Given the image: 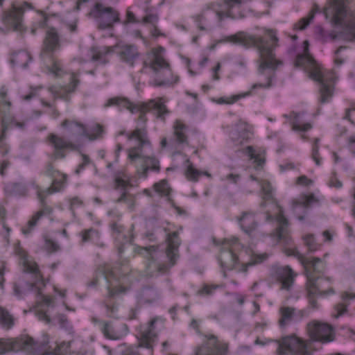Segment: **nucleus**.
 Segmentation results:
<instances>
[{
  "mask_svg": "<svg viewBox=\"0 0 355 355\" xmlns=\"http://www.w3.org/2000/svg\"><path fill=\"white\" fill-rule=\"evenodd\" d=\"M290 254L297 257L300 263L304 266L307 278L306 282H309L308 275H312L313 279H315V283H321L322 285L326 282L331 281L330 278L324 279L315 275L322 274L324 271L326 264L321 259L318 257H305L296 250H292V253Z\"/></svg>",
  "mask_w": 355,
  "mask_h": 355,
  "instance_id": "ddd939ff",
  "label": "nucleus"
},
{
  "mask_svg": "<svg viewBox=\"0 0 355 355\" xmlns=\"http://www.w3.org/2000/svg\"><path fill=\"white\" fill-rule=\"evenodd\" d=\"M60 37L55 28H50L46 33L43 42L40 58L46 65L49 71L58 76L62 72V65L60 61L54 56V52L59 49Z\"/></svg>",
  "mask_w": 355,
  "mask_h": 355,
  "instance_id": "1a4fd4ad",
  "label": "nucleus"
},
{
  "mask_svg": "<svg viewBox=\"0 0 355 355\" xmlns=\"http://www.w3.org/2000/svg\"><path fill=\"white\" fill-rule=\"evenodd\" d=\"M40 15L41 19L38 21L37 25L39 28H44L46 26L48 17L42 12H40Z\"/></svg>",
  "mask_w": 355,
  "mask_h": 355,
  "instance_id": "338daca9",
  "label": "nucleus"
},
{
  "mask_svg": "<svg viewBox=\"0 0 355 355\" xmlns=\"http://www.w3.org/2000/svg\"><path fill=\"white\" fill-rule=\"evenodd\" d=\"M269 257L270 254L267 252L254 254L248 263L241 264V268H240L239 270L243 272H246L248 271V267L262 263L266 261Z\"/></svg>",
  "mask_w": 355,
  "mask_h": 355,
  "instance_id": "c9c22d12",
  "label": "nucleus"
},
{
  "mask_svg": "<svg viewBox=\"0 0 355 355\" xmlns=\"http://www.w3.org/2000/svg\"><path fill=\"white\" fill-rule=\"evenodd\" d=\"M130 272L127 263L116 264L114 266L106 264L98 267L95 277L88 284L89 286L98 285L100 279L105 280L107 284V295L104 300L107 315L110 318H118V306L112 301L116 295L125 293V287L121 286L125 283L126 275Z\"/></svg>",
  "mask_w": 355,
  "mask_h": 355,
  "instance_id": "f03ea898",
  "label": "nucleus"
},
{
  "mask_svg": "<svg viewBox=\"0 0 355 355\" xmlns=\"http://www.w3.org/2000/svg\"><path fill=\"white\" fill-rule=\"evenodd\" d=\"M37 89L31 88V90L28 94L21 95V98L24 101H28L37 95Z\"/></svg>",
  "mask_w": 355,
  "mask_h": 355,
  "instance_id": "0e129e2a",
  "label": "nucleus"
},
{
  "mask_svg": "<svg viewBox=\"0 0 355 355\" xmlns=\"http://www.w3.org/2000/svg\"><path fill=\"white\" fill-rule=\"evenodd\" d=\"M78 19H75L71 21L65 22V26L68 28V30L72 33H76L78 31Z\"/></svg>",
  "mask_w": 355,
  "mask_h": 355,
  "instance_id": "680f3d73",
  "label": "nucleus"
},
{
  "mask_svg": "<svg viewBox=\"0 0 355 355\" xmlns=\"http://www.w3.org/2000/svg\"><path fill=\"white\" fill-rule=\"evenodd\" d=\"M304 241L305 245L307 246L310 252H314L317 250L320 246V245L315 242V239L312 234H308L304 236Z\"/></svg>",
  "mask_w": 355,
  "mask_h": 355,
  "instance_id": "09e8293b",
  "label": "nucleus"
},
{
  "mask_svg": "<svg viewBox=\"0 0 355 355\" xmlns=\"http://www.w3.org/2000/svg\"><path fill=\"white\" fill-rule=\"evenodd\" d=\"M38 199L40 202L41 209L37 211L31 219L28 220L27 224L22 227L21 231L25 235H28L31 233L42 216L49 215L53 211L52 208L46 205L41 191L38 192Z\"/></svg>",
  "mask_w": 355,
  "mask_h": 355,
  "instance_id": "b1692460",
  "label": "nucleus"
},
{
  "mask_svg": "<svg viewBox=\"0 0 355 355\" xmlns=\"http://www.w3.org/2000/svg\"><path fill=\"white\" fill-rule=\"evenodd\" d=\"M304 49L302 53L298 54L295 60V66L309 70V76L320 84V101L321 103L329 102L332 96V84L335 76L332 71L323 69L316 63L309 51V42H304Z\"/></svg>",
  "mask_w": 355,
  "mask_h": 355,
  "instance_id": "20e7f679",
  "label": "nucleus"
},
{
  "mask_svg": "<svg viewBox=\"0 0 355 355\" xmlns=\"http://www.w3.org/2000/svg\"><path fill=\"white\" fill-rule=\"evenodd\" d=\"M315 202H317V200L313 194L303 195L298 200L293 201L292 209L295 214L297 213V208L299 207H302L304 212L306 213V209Z\"/></svg>",
  "mask_w": 355,
  "mask_h": 355,
  "instance_id": "72a5a7b5",
  "label": "nucleus"
},
{
  "mask_svg": "<svg viewBox=\"0 0 355 355\" xmlns=\"http://www.w3.org/2000/svg\"><path fill=\"white\" fill-rule=\"evenodd\" d=\"M309 275V282H306L307 297L312 308H317V302L314 299L315 295L325 296L329 294H334L335 291L332 287L324 289V285L321 283H315V279L312 275Z\"/></svg>",
  "mask_w": 355,
  "mask_h": 355,
  "instance_id": "5701e85b",
  "label": "nucleus"
},
{
  "mask_svg": "<svg viewBox=\"0 0 355 355\" xmlns=\"http://www.w3.org/2000/svg\"><path fill=\"white\" fill-rule=\"evenodd\" d=\"M79 83V80L73 73L71 76V83L69 86L64 87H51L49 90L55 98L68 99L69 94L73 92Z\"/></svg>",
  "mask_w": 355,
  "mask_h": 355,
  "instance_id": "c85d7f7f",
  "label": "nucleus"
},
{
  "mask_svg": "<svg viewBox=\"0 0 355 355\" xmlns=\"http://www.w3.org/2000/svg\"><path fill=\"white\" fill-rule=\"evenodd\" d=\"M110 106L117 107L120 110L126 109L132 114L140 112L137 128H139L141 126L146 128V123L147 121V118L146 114L152 110H155L157 111V117L163 120L164 119L165 115L168 113V110L162 102L156 101L153 99L150 100L148 102H139L135 104L127 98L114 96L107 99L104 105L105 107Z\"/></svg>",
  "mask_w": 355,
  "mask_h": 355,
  "instance_id": "423d86ee",
  "label": "nucleus"
},
{
  "mask_svg": "<svg viewBox=\"0 0 355 355\" xmlns=\"http://www.w3.org/2000/svg\"><path fill=\"white\" fill-rule=\"evenodd\" d=\"M81 157L82 162L78 164L75 171L77 175L80 174V172L83 171L87 166L92 163L90 158L87 155L82 154Z\"/></svg>",
  "mask_w": 355,
  "mask_h": 355,
  "instance_id": "6e6d98bb",
  "label": "nucleus"
},
{
  "mask_svg": "<svg viewBox=\"0 0 355 355\" xmlns=\"http://www.w3.org/2000/svg\"><path fill=\"white\" fill-rule=\"evenodd\" d=\"M27 8H32V6L27 2L18 6L13 5L12 10L5 14L4 23L15 31H21L23 29V14Z\"/></svg>",
  "mask_w": 355,
  "mask_h": 355,
  "instance_id": "4be33fe9",
  "label": "nucleus"
},
{
  "mask_svg": "<svg viewBox=\"0 0 355 355\" xmlns=\"http://www.w3.org/2000/svg\"><path fill=\"white\" fill-rule=\"evenodd\" d=\"M110 49L108 47H93L90 50L92 60L93 61H98L101 60L103 56L107 53H108Z\"/></svg>",
  "mask_w": 355,
  "mask_h": 355,
  "instance_id": "c03bdc74",
  "label": "nucleus"
},
{
  "mask_svg": "<svg viewBox=\"0 0 355 355\" xmlns=\"http://www.w3.org/2000/svg\"><path fill=\"white\" fill-rule=\"evenodd\" d=\"M293 121L292 122V129L295 131L306 132L312 128L309 123H302L300 119V114L293 112Z\"/></svg>",
  "mask_w": 355,
  "mask_h": 355,
  "instance_id": "e433bc0d",
  "label": "nucleus"
},
{
  "mask_svg": "<svg viewBox=\"0 0 355 355\" xmlns=\"http://www.w3.org/2000/svg\"><path fill=\"white\" fill-rule=\"evenodd\" d=\"M158 21V16L157 14H147L144 18H143V23L144 24H150L153 26L155 25V24Z\"/></svg>",
  "mask_w": 355,
  "mask_h": 355,
  "instance_id": "13d9d810",
  "label": "nucleus"
},
{
  "mask_svg": "<svg viewBox=\"0 0 355 355\" xmlns=\"http://www.w3.org/2000/svg\"><path fill=\"white\" fill-rule=\"evenodd\" d=\"M132 186L130 178L125 173H118L114 175V187L116 189H120L121 192L116 202L127 204L130 210H133L135 202V196L128 191V188Z\"/></svg>",
  "mask_w": 355,
  "mask_h": 355,
  "instance_id": "dca6fc26",
  "label": "nucleus"
},
{
  "mask_svg": "<svg viewBox=\"0 0 355 355\" xmlns=\"http://www.w3.org/2000/svg\"><path fill=\"white\" fill-rule=\"evenodd\" d=\"M31 60V55L28 52L21 51L13 56L12 62L21 67L26 68Z\"/></svg>",
  "mask_w": 355,
  "mask_h": 355,
  "instance_id": "ea45409f",
  "label": "nucleus"
},
{
  "mask_svg": "<svg viewBox=\"0 0 355 355\" xmlns=\"http://www.w3.org/2000/svg\"><path fill=\"white\" fill-rule=\"evenodd\" d=\"M94 322H99L101 325V329L106 338L110 339H117L118 337L113 334L112 327L110 322H103L96 318L92 319Z\"/></svg>",
  "mask_w": 355,
  "mask_h": 355,
  "instance_id": "79ce46f5",
  "label": "nucleus"
},
{
  "mask_svg": "<svg viewBox=\"0 0 355 355\" xmlns=\"http://www.w3.org/2000/svg\"><path fill=\"white\" fill-rule=\"evenodd\" d=\"M345 38L349 41H355V18L350 20L344 28Z\"/></svg>",
  "mask_w": 355,
  "mask_h": 355,
  "instance_id": "37998d69",
  "label": "nucleus"
},
{
  "mask_svg": "<svg viewBox=\"0 0 355 355\" xmlns=\"http://www.w3.org/2000/svg\"><path fill=\"white\" fill-rule=\"evenodd\" d=\"M17 253L22 259L24 271L33 274L35 277V281L40 280L42 276L36 263L29 260L27 254L22 250H19Z\"/></svg>",
  "mask_w": 355,
  "mask_h": 355,
  "instance_id": "473e14b6",
  "label": "nucleus"
},
{
  "mask_svg": "<svg viewBox=\"0 0 355 355\" xmlns=\"http://www.w3.org/2000/svg\"><path fill=\"white\" fill-rule=\"evenodd\" d=\"M230 135L232 140L242 144L250 138L252 133L249 125L244 121H239L231 131Z\"/></svg>",
  "mask_w": 355,
  "mask_h": 355,
  "instance_id": "cd10ccee",
  "label": "nucleus"
},
{
  "mask_svg": "<svg viewBox=\"0 0 355 355\" xmlns=\"http://www.w3.org/2000/svg\"><path fill=\"white\" fill-rule=\"evenodd\" d=\"M307 329L312 340L327 343L334 340L333 329L327 324L319 322L309 323Z\"/></svg>",
  "mask_w": 355,
  "mask_h": 355,
  "instance_id": "412c9836",
  "label": "nucleus"
},
{
  "mask_svg": "<svg viewBox=\"0 0 355 355\" xmlns=\"http://www.w3.org/2000/svg\"><path fill=\"white\" fill-rule=\"evenodd\" d=\"M295 313V309L290 306H282L279 309L280 318L279 324L281 327L289 324Z\"/></svg>",
  "mask_w": 355,
  "mask_h": 355,
  "instance_id": "f704fd0d",
  "label": "nucleus"
},
{
  "mask_svg": "<svg viewBox=\"0 0 355 355\" xmlns=\"http://www.w3.org/2000/svg\"><path fill=\"white\" fill-rule=\"evenodd\" d=\"M56 319L62 328H67L69 326V320L64 314L59 313L56 315Z\"/></svg>",
  "mask_w": 355,
  "mask_h": 355,
  "instance_id": "bf43d9fd",
  "label": "nucleus"
},
{
  "mask_svg": "<svg viewBox=\"0 0 355 355\" xmlns=\"http://www.w3.org/2000/svg\"><path fill=\"white\" fill-rule=\"evenodd\" d=\"M348 145L352 153L355 155V135L348 138Z\"/></svg>",
  "mask_w": 355,
  "mask_h": 355,
  "instance_id": "774afa93",
  "label": "nucleus"
},
{
  "mask_svg": "<svg viewBox=\"0 0 355 355\" xmlns=\"http://www.w3.org/2000/svg\"><path fill=\"white\" fill-rule=\"evenodd\" d=\"M166 256L168 260L167 263H159L157 266L158 272L161 273L166 272L170 268L175 265L179 258V246L181 241L178 232L167 234L166 238Z\"/></svg>",
  "mask_w": 355,
  "mask_h": 355,
  "instance_id": "4468645a",
  "label": "nucleus"
},
{
  "mask_svg": "<svg viewBox=\"0 0 355 355\" xmlns=\"http://www.w3.org/2000/svg\"><path fill=\"white\" fill-rule=\"evenodd\" d=\"M155 191L163 196H168L171 191V188L166 180H162L159 182L154 184Z\"/></svg>",
  "mask_w": 355,
  "mask_h": 355,
  "instance_id": "a18cd8bd",
  "label": "nucleus"
},
{
  "mask_svg": "<svg viewBox=\"0 0 355 355\" xmlns=\"http://www.w3.org/2000/svg\"><path fill=\"white\" fill-rule=\"evenodd\" d=\"M200 174L201 173L198 170L194 168L191 164L188 166L186 171V176L189 180L192 181H197Z\"/></svg>",
  "mask_w": 355,
  "mask_h": 355,
  "instance_id": "603ef678",
  "label": "nucleus"
},
{
  "mask_svg": "<svg viewBox=\"0 0 355 355\" xmlns=\"http://www.w3.org/2000/svg\"><path fill=\"white\" fill-rule=\"evenodd\" d=\"M51 185L55 187H59L60 191L64 187V185L67 181V175L60 173V175H57L55 178H52Z\"/></svg>",
  "mask_w": 355,
  "mask_h": 355,
  "instance_id": "8fccbe9b",
  "label": "nucleus"
},
{
  "mask_svg": "<svg viewBox=\"0 0 355 355\" xmlns=\"http://www.w3.org/2000/svg\"><path fill=\"white\" fill-rule=\"evenodd\" d=\"M270 275L280 283L282 290L290 291L297 274L288 266L275 265L271 268Z\"/></svg>",
  "mask_w": 355,
  "mask_h": 355,
  "instance_id": "a211bd4d",
  "label": "nucleus"
},
{
  "mask_svg": "<svg viewBox=\"0 0 355 355\" xmlns=\"http://www.w3.org/2000/svg\"><path fill=\"white\" fill-rule=\"evenodd\" d=\"M62 126L67 130L71 138L77 139L88 135L85 126L81 123L66 119L62 123Z\"/></svg>",
  "mask_w": 355,
  "mask_h": 355,
  "instance_id": "7c9ffc66",
  "label": "nucleus"
},
{
  "mask_svg": "<svg viewBox=\"0 0 355 355\" xmlns=\"http://www.w3.org/2000/svg\"><path fill=\"white\" fill-rule=\"evenodd\" d=\"M238 243L237 239L232 240H225L221 247L218 261L220 266L224 270L236 269L238 271L241 268V264L239 263V259L236 254L234 252L232 246Z\"/></svg>",
  "mask_w": 355,
  "mask_h": 355,
  "instance_id": "2eb2a0df",
  "label": "nucleus"
},
{
  "mask_svg": "<svg viewBox=\"0 0 355 355\" xmlns=\"http://www.w3.org/2000/svg\"><path fill=\"white\" fill-rule=\"evenodd\" d=\"M6 191L10 195H24L27 191L26 187L22 182H13L6 185Z\"/></svg>",
  "mask_w": 355,
  "mask_h": 355,
  "instance_id": "4c0bfd02",
  "label": "nucleus"
},
{
  "mask_svg": "<svg viewBox=\"0 0 355 355\" xmlns=\"http://www.w3.org/2000/svg\"><path fill=\"white\" fill-rule=\"evenodd\" d=\"M164 49L162 46L153 49L147 53L144 61V67L150 69L151 71L158 78H162L156 85H170L175 84L179 81V77L173 76L170 68L169 63L163 56Z\"/></svg>",
  "mask_w": 355,
  "mask_h": 355,
  "instance_id": "6e6552de",
  "label": "nucleus"
},
{
  "mask_svg": "<svg viewBox=\"0 0 355 355\" xmlns=\"http://www.w3.org/2000/svg\"><path fill=\"white\" fill-rule=\"evenodd\" d=\"M60 171L55 169L51 163H48L45 168L44 174L51 178H55L57 175H60Z\"/></svg>",
  "mask_w": 355,
  "mask_h": 355,
  "instance_id": "4d7b16f0",
  "label": "nucleus"
},
{
  "mask_svg": "<svg viewBox=\"0 0 355 355\" xmlns=\"http://www.w3.org/2000/svg\"><path fill=\"white\" fill-rule=\"evenodd\" d=\"M49 338L44 335L41 341L35 340L28 336H24L15 338H1L0 339V355L8 352H18L24 351L30 354H37L44 352L43 355L55 354L51 346H49Z\"/></svg>",
  "mask_w": 355,
  "mask_h": 355,
  "instance_id": "0eeeda50",
  "label": "nucleus"
},
{
  "mask_svg": "<svg viewBox=\"0 0 355 355\" xmlns=\"http://www.w3.org/2000/svg\"><path fill=\"white\" fill-rule=\"evenodd\" d=\"M6 96L7 90L4 87H2L0 89V113L1 114L2 121V130L0 136V143L6 137V132L8 129V126L6 125V115L9 114L11 107V103L9 100L7 99Z\"/></svg>",
  "mask_w": 355,
  "mask_h": 355,
  "instance_id": "393cba45",
  "label": "nucleus"
},
{
  "mask_svg": "<svg viewBox=\"0 0 355 355\" xmlns=\"http://www.w3.org/2000/svg\"><path fill=\"white\" fill-rule=\"evenodd\" d=\"M160 297V293L153 286L143 287L137 295L140 304H150L157 302Z\"/></svg>",
  "mask_w": 355,
  "mask_h": 355,
  "instance_id": "c756f323",
  "label": "nucleus"
},
{
  "mask_svg": "<svg viewBox=\"0 0 355 355\" xmlns=\"http://www.w3.org/2000/svg\"><path fill=\"white\" fill-rule=\"evenodd\" d=\"M35 188L37 189V196H38V192L41 191V193L42 194V196L44 197V200H45V198L48 195H51V194H52L53 193L60 191V188L59 187H53L52 185H51L49 188H47L46 189H42L37 185L35 186Z\"/></svg>",
  "mask_w": 355,
  "mask_h": 355,
  "instance_id": "864d4df0",
  "label": "nucleus"
},
{
  "mask_svg": "<svg viewBox=\"0 0 355 355\" xmlns=\"http://www.w3.org/2000/svg\"><path fill=\"white\" fill-rule=\"evenodd\" d=\"M48 139L50 145L53 148V152L51 155L53 160L65 158L66 154L64 150L67 149L74 150L77 148L76 145L71 141L67 140L64 137L53 133L49 135Z\"/></svg>",
  "mask_w": 355,
  "mask_h": 355,
  "instance_id": "6ab92c4d",
  "label": "nucleus"
},
{
  "mask_svg": "<svg viewBox=\"0 0 355 355\" xmlns=\"http://www.w3.org/2000/svg\"><path fill=\"white\" fill-rule=\"evenodd\" d=\"M229 344L213 334H206L202 343L195 347L191 355H228Z\"/></svg>",
  "mask_w": 355,
  "mask_h": 355,
  "instance_id": "f8f14e48",
  "label": "nucleus"
},
{
  "mask_svg": "<svg viewBox=\"0 0 355 355\" xmlns=\"http://www.w3.org/2000/svg\"><path fill=\"white\" fill-rule=\"evenodd\" d=\"M173 137L170 144L176 143L178 145L188 144L189 127L181 120H175L173 125Z\"/></svg>",
  "mask_w": 355,
  "mask_h": 355,
  "instance_id": "a878e982",
  "label": "nucleus"
},
{
  "mask_svg": "<svg viewBox=\"0 0 355 355\" xmlns=\"http://www.w3.org/2000/svg\"><path fill=\"white\" fill-rule=\"evenodd\" d=\"M319 142L320 139L318 138L315 139L312 146L311 153L312 159L315 161L318 166L321 164L320 159L319 157Z\"/></svg>",
  "mask_w": 355,
  "mask_h": 355,
  "instance_id": "3c124183",
  "label": "nucleus"
},
{
  "mask_svg": "<svg viewBox=\"0 0 355 355\" xmlns=\"http://www.w3.org/2000/svg\"><path fill=\"white\" fill-rule=\"evenodd\" d=\"M128 139H136L138 141L137 146L128 150L130 163L135 166L138 175L146 178L149 171L159 172L160 165L158 159L155 156H146L144 154V148L151 146L146 128L144 126L136 128L132 133L128 135Z\"/></svg>",
  "mask_w": 355,
  "mask_h": 355,
  "instance_id": "7ed1b4c3",
  "label": "nucleus"
},
{
  "mask_svg": "<svg viewBox=\"0 0 355 355\" xmlns=\"http://www.w3.org/2000/svg\"><path fill=\"white\" fill-rule=\"evenodd\" d=\"M100 238V234L98 230L94 228L85 230L82 232L83 242H97Z\"/></svg>",
  "mask_w": 355,
  "mask_h": 355,
  "instance_id": "a19ab883",
  "label": "nucleus"
},
{
  "mask_svg": "<svg viewBox=\"0 0 355 355\" xmlns=\"http://www.w3.org/2000/svg\"><path fill=\"white\" fill-rule=\"evenodd\" d=\"M314 15H315V13H314L313 10H311L306 17L302 18L298 22L299 29H300V30L305 29L309 26L311 21L313 19Z\"/></svg>",
  "mask_w": 355,
  "mask_h": 355,
  "instance_id": "5fc2aeb1",
  "label": "nucleus"
},
{
  "mask_svg": "<svg viewBox=\"0 0 355 355\" xmlns=\"http://www.w3.org/2000/svg\"><path fill=\"white\" fill-rule=\"evenodd\" d=\"M117 53L120 59L130 66L139 57V52L136 46L132 44H123L118 46Z\"/></svg>",
  "mask_w": 355,
  "mask_h": 355,
  "instance_id": "bb28decb",
  "label": "nucleus"
},
{
  "mask_svg": "<svg viewBox=\"0 0 355 355\" xmlns=\"http://www.w3.org/2000/svg\"><path fill=\"white\" fill-rule=\"evenodd\" d=\"M224 3L226 5V6L227 7V8L229 10H230L234 7L240 6L242 4L243 1L242 0H224Z\"/></svg>",
  "mask_w": 355,
  "mask_h": 355,
  "instance_id": "e2e57ef3",
  "label": "nucleus"
},
{
  "mask_svg": "<svg viewBox=\"0 0 355 355\" xmlns=\"http://www.w3.org/2000/svg\"><path fill=\"white\" fill-rule=\"evenodd\" d=\"M164 327V320L161 317H154L149 322L141 324L139 328L138 347L153 349L159 331Z\"/></svg>",
  "mask_w": 355,
  "mask_h": 355,
  "instance_id": "9b49d317",
  "label": "nucleus"
},
{
  "mask_svg": "<svg viewBox=\"0 0 355 355\" xmlns=\"http://www.w3.org/2000/svg\"><path fill=\"white\" fill-rule=\"evenodd\" d=\"M95 18L100 19L103 28L111 27L115 22L119 21V14L112 7H105L101 3H96L89 12Z\"/></svg>",
  "mask_w": 355,
  "mask_h": 355,
  "instance_id": "f3484780",
  "label": "nucleus"
},
{
  "mask_svg": "<svg viewBox=\"0 0 355 355\" xmlns=\"http://www.w3.org/2000/svg\"><path fill=\"white\" fill-rule=\"evenodd\" d=\"M254 215L252 211H244L242 216L238 218L241 228L248 234H250L257 227Z\"/></svg>",
  "mask_w": 355,
  "mask_h": 355,
  "instance_id": "2f4dec72",
  "label": "nucleus"
},
{
  "mask_svg": "<svg viewBox=\"0 0 355 355\" xmlns=\"http://www.w3.org/2000/svg\"><path fill=\"white\" fill-rule=\"evenodd\" d=\"M245 153L250 157V159H253L258 166H261L264 163V159L255 154V151L252 146H248L245 149Z\"/></svg>",
  "mask_w": 355,
  "mask_h": 355,
  "instance_id": "de8ad7c7",
  "label": "nucleus"
},
{
  "mask_svg": "<svg viewBox=\"0 0 355 355\" xmlns=\"http://www.w3.org/2000/svg\"><path fill=\"white\" fill-rule=\"evenodd\" d=\"M216 286H208L205 285L200 291H198V294L200 295H209L212 294L213 291L216 288Z\"/></svg>",
  "mask_w": 355,
  "mask_h": 355,
  "instance_id": "052dcab7",
  "label": "nucleus"
},
{
  "mask_svg": "<svg viewBox=\"0 0 355 355\" xmlns=\"http://www.w3.org/2000/svg\"><path fill=\"white\" fill-rule=\"evenodd\" d=\"M347 1V0H330L329 6L325 8L326 17H330L334 24L342 26L345 24Z\"/></svg>",
  "mask_w": 355,
  "mask_h": 355,
  "instance_id": "aec40b11",
  "label": "nucleus"
},
{
  "mask_svg": "<svg viewBox=\"0 0 355 355\" xmlns=\"http://www.w3.org/2000/svg\"><path fill=\"white\" fill-rule=\"evenodd\" d=\"M277 355H311L309 341L295 335H289L277 340Z\"/></svg>",
  "mask_w": 355,
  "mask_h": 355,
  "instance_id": "9d476101",
  "label": "nucleus"
},
{
  "mask_svg": "<svg viewBox=\"0 0 355 355\" xmlns=\"http://www.w3.org/2000/svg\"><path fill=\"white\" fill-rule=\"evenodd\" d=\"M263 192V202L261 207H270V209L266 211V221H273L277 223V227L275 230L274 235L279 240L288 244L291 241L289 223L284 216L282 207L277 204L276 200L273 198L272 187L269 182H263L261 184Z\"/></svg>",
  "mask_w": 355,
  "mask_h": 355,
  "instance_id": "39448f33",
  "label": "nucleus"
},
{
  "mask_svg": "<svg viewBox=\"0 0 355 355\" xmlns=\"http://www.w3.org/2000/svg\"><path fill=\"white\" fill-rule=\"evenodd\" d=\"M297 183L301 185H309L313 183V181L309 180L306 175H301L297 179Z\"/></svg>",
  "mask_w": 355,
  "mask_h": 355,
  "instance_id": "69168bd1",
  "label": "nucleus"
},
{
  "mask_svg": "<svg viewBox=\"0 0 355 355\" xmlns=\"http://www.w3.org/2000/svg\"><path fill=\"white\" fill-rule=\"evenodd\" d=\"M193 18L198 26V28L200 31H208L209 29V26L207 23V19L204 12L200 14L196 15L193 16Z\"/></svg>",
  "mask_w": 355,
  "mask_h": 355,
  "instance_id": "49530a36",
  "label": "nucleus"
},
{
  "mask_svg": "<svg viewBox=\"0 0 355 355\" xmlns=\"http://www.w3.org/2000/svg\"><path fill=\"white\" fill-rule=\"evenodd\" d=\"M0 324L6 329H11L15 324V320L12 315L8 311L0 306Z\"/></svg>",
  "mask_w": 355,
  "mask_h": 355,
  "instance_id": "58836bf2",
  "label": "nucleus"
},
{
  "mask_svg": "<svg viewBox=\"0 0 355 355\" xmlns=\"http://www.w3.org/2000/svg\"><path fill=\"white\" fill-rule=\"evenodd\" d=\"M265 33L268 35L270 40L245 32H239L225 38V42L239 44L247 49L254 47L257 49L260 58L258 74L264 76L266 81V83H254L252 85L251 90L247 92L220 97L216 101L218 104L231 105L241 98L250 95L254 89H265L272 87V82L275 78V71L279 65L282 64V62L275 58L274 53V49L278 42L276 33L273 30H266Z\"/></svg>",
  "mask_w": 355,
  "mask_h": 355,
  "instance_id": "f257e3e1",
  "label": "nucleus"
}]
</instances>
